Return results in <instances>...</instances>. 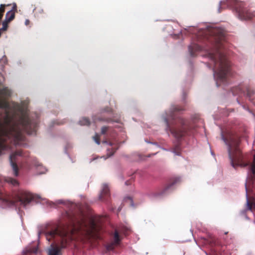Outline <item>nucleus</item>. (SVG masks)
Returning a JSON list of instances; mask_svg holds the SVG:
<instances>
[{"label":"nucleus","instance_id":"1","mask_svg":"<svg viewBox=\"0 0 255 255\" xmlns=\"http://www.w3.org/2000/svg\"><path fill=\"white\" fill-rule=\"evenodd\" d=\"M102 231V227L94 221L86 229L84 235L80 231L77 234L73 231L69 233L65 229L57 225L47 229L44 233L45 238L48 242L53 241L48 249V255H60V249L57 246L59 244H60L61 248H65L71 243L76 246V242L85 243L91 239L99 238Z\"/></svg>","mask_w":255,"mask_h":255},{"label":"nucleus","instance_id":"2","mask_svg":"<svg viewBox=\"0 0 255 255\" xmlns=\"http://www.w3.org/2000/svg\"><path fill=\"white\" fill-rule=\"evenodd\" d=\"M222 139L228 146V153L231 164L233 167L236 169L238 167H245L249 165L248 177L245 184L247 196V208L241 212L248 219L246 215L247 210L253 211L255 210V199L250 195L255 193V154L253 157V160L251 164L245 162V157L239 147L240 143V138L238 136H231L228 140L223 135Z\"/></svg>","mask_w":255,"mask_h":255},{"label":"nucleus","instance_id":"3","mask_svg":"<svg viewBox=\"0 0 255 255\" xmlns=\"http://www.w3.org/2000/svg\"><path fill=\"white\" fill-rule=\"evenodd\" d=\"M208 41L211 48L206 49V56L214 64V75L217 86L227 83L228 77L230 74V64L223 50L225 41V31L220 28H212Z\"/></svg>","mask_w":255,"mask_h":255},{"label":"nucleus","instance_id":"4","mask_svg":"<svg viewBox=\"0 0 255 255\" xmlns=\"http://www.w3.org/2000/svg\"><path fill=\"white\" fill-rule=\"evenodd\" d=\"M183 109L177 105L171 106L168 113L163 116L166 125V130L169 131L177 140L188 134L189 126L186 120L177 116V113Z\"/></svg>","mask_w":255,"mask_h":255},{"label":"nucleus","instance_id":"5","mask_svg":"<svg viewBox=\"0 0 255 255\" xmlns=\"http://www.w3.org/2000/svg\"><path fill=\"white\" fill-rule=\"evenodd\" d=\"M227 3L234 8L238 17L241 20H249L255 17V11L250 12L244 2L238 1L237 0H227Z\"/></svg>","mask_w":255,"mask_h":255},{"label":"nucleus","instance_id":"6","mask_svg":"<svg viewBox=\"0 0 255 255\" xmlns=\"http://www.w3.org/2000/svg\"><path fill=\"white\" fill-rule=\"evenodd\" d=\"M35 196L29 192L26 191L21 192L14 200L9 197H7L2 199V202L7 206H16L18 202L20 203L21 206L25 207L29 204L31 201L34 199Z\"/></svg>","mask_w":255,"mask_h":255},{"label":"nucleus","instance_id":"7","mask_svg":"<svg viewBox=\"0 0 255 255\" xmlns=\"http://www.w3.org/2000/svg\"><path fill=\"white\" fill-rule=\"evenodd\" d=\"M231 91L234 95H246L251 101L253 100V96L255 94V91L254 90L243 85H240L233 87Z\"/></svg>","mask_w":255,"mask_h":255},{"label":"nucleus","instance_id":"8","mask_svg":"<svg viewBox=\"0 0 255 255\" xmlns=\"http://www.w3.org/2000/svg\"><path fill=\"white\" fill-rule=\"evenodd\" d=\"M122 232L118 229H116L114 232L110 233L111 242L108 244L106 246V249L108 251H113L115 248L119 246L122 240V237L120 235Z\"/></svg>","mask_w":255,"mask_h":255},{"label":"nucleus","instance_id":"9","mask_svg":"<svg viewBox=\"0 0 255 255\" xmlns=\"http://www.w3.org/2000/svg\"><path fill=\"white\" fill-rule=\"evenodd\" d=\"M25 155L21 150H17L12 153L9 157L11 166L13 171V174L15 176L18 175V167L16 162L18 161V157H24Z\"/></svg>","mask_w":255,"mask_h":255},{"label":"nucleus","instance_id":"10","mask_svg":"<svg viewBox=\"0 0 255 255\" xmlns=\"http://www.w3.org/2000/svg\"><path fill=\"white\" fill-rule=\"evenodd\" d=\"M181 181L180 178L176 177L170 179L169 182L157 193V196H161L166 194L169 190L172 189L173 186L178 184Z\"/></svg>","mask_w":255,"mask_h":255},{"label":"nucleus","instance_id":"11","mask_svg":"<svg viewBox=\"0 0 255 255\" xmlns=\"http://www.w3.org/2000/svg\"><path fill=\"white\" fill-rule=\"evenodd\" d=\"M110 196V189L107 184L103 185L102 190L100 195L99 198L101 200L105 201Z\"/></svg>","mask_w":255,"mask_h":255},{"label":"nucleus","instance_id":"12","mask_svg":"<svg viewBox=\"0 0 255 255\" xmlns=\"http://www.w3.org/2000/svg\"><path fill=\"white\" fill-rule=\"evenodd\" d=\"M202 50V47L196 43H192L189 46V51L191 56H195V52Z\"/></svg>","mask_w":255,"mask_h":255},{"label":"nucleus","instance_id":"13","mask_svg":"<svg viewBox=\"0 0 255 255\" xmlns=\"http://www.w3.org/2000/svg\"><path fill=\"white\" fill-rule=\"evenodd\" d=\"M92 119L95 123H96L98 122H104L107 123H110L113 122L112 118H106L105 117H100L99 116H93Z\"/></svg>","mask_w":255,"mask_h":255},{"label":"nucleus","instance_id":"14","mask_svg":"<svg viewBox=\"0 0 255 255\" xmlns=\"http://www.w3.org/2000/svg\"><path fill=\"white\" fill-rule=\"evenodd\" d=\"M34 15L36 17H40L42 14L44 13V9L41 6L35 7L33 11Z\"/></svg>","mask_w":255,"mask_h":255},{"label":"nucleus","instance_id":"15","mask_svg":"<svg viewBox=\"0 0 255 255\" xmlns=\"http://www.w3.org/2000/svg\"><path fill=\"white\" fill-rule=\"evenodd\" d=\"M14 17L15 12L13 11H9L6 13L4 20L8 21V22H10Z\"/></svg>","mask_w":255,"mask_h":255},{"label":"nucleus","instance_id":"16","mask_svg":"<svg viewBox=\"0 0 255 255\" xmlns=\"http://www.w3.org/2000/svg\"><path fill=\"white\" fill-rule=\"evenodd\" d=\"M173 152L177 155H180L181 153V148L179 143L175 144L173 148Z\"/></svg>","mask_w":255,"mask_h":255},{"label":"nucleus","instance_id":"17","mask_svg":"<svg viewBox=\"0 0 255 255\" xmlns=\"http://www.w3.org/2000/svg\"><path fill=\"white\" fill-rule=\"evenodd\" d=\"M79 124L81 126H90L91 122L89 119L87 118H82L79 122Z\"/></svg>","mask_w":255,"mask_h":255},{"label":"nucleus","instance_id":"18","mask_svg":"<svg viewBox=\"0 0 255 255\" xmlns=\"http://www.w3.org/2000/svg\"><path fill=\"white\" fill-rule=\"evenodd\" d=\"M5 181L13 185V186H16L18 185V182L16 180L14 179L11 177H7L5 179Z\"/></svg>","mask_w":255,"mask_h":255},{"label":"nucleus","instance_id":"19","mask_svg":"<svg viewBox=\"0 0 255 255\" xmlns=\"http://www.w3.org/2000/svg\"><path fill=\"white\" fill-rule=\"evenodd\" d=\"M111 127L109 126H103L101 128V133L102 134L105 135L107 132L110 130Z\"/></svg>","mask_w":255,"mask_h":255},{"label":"nucleus","instance_id":"20","mask_svg":"<svg viewBox=\"0 0 255 255\" xmlns=\"http://www.w3.org/2000/svg\"><path fill=\"white\" fill-rule=\"evenodd\" d=\"M9 22H8V21H6L4 20L2 23V27L0 29V31H5L7 30L8 27V24Z\"/></svg>","mask_w":255,"mask_h":255},{"label":"nucleus","instance_id":"21","mask_svg":"<svg viewBox=\"0 0 255 255\" xmlns=\"http://www.w3.org/2000/svg\"><path fill=\"white\" fill-rule=\"evenodd\" d=\"M93 138L97 144L98 145L100 144V137L98 133H96L93 137Z\"/></svg>","mask_w":255,"mask_h":255},{"label":"nucleus","instance_id":"22","mask_svg":"<svg viewBox=\"0 0 255 255\" xmlns=\"http://www.w3.org/2000/svg\"><path fill=\"white\" fill-rule=\"evenodd\" d=\"M133 181V179L132 178L130 179L129 180H128L126 182H125V184L126 185H130L131 184V183Z\"/></svg>","mask_w":255,"mask_h":255},{"label":"nucleus","instance_id":"23","mask_svg":"<svg viewBox=\"0 0 255 255\" xmlns=\"http://www.w3.org/2000/svg\"><path fill=\"white\" fill-rule=\"evenodd\" d=\"M16 10H17L16 4L15 3H14L12 6L11 10H10V11H13L15 12L16 11Z\"/></svg>","mask_w":255,"mask_h":255},{"label":"nucleus","instance_id":"24","mask_svg":"<svg viewBox=\"0 0 255 255\" xmlns=\"http://www.w3.org/2000/svg\"><path fill=\"white\" fill-rule=\"evenodd\" d=\"M116 149H115V148H112V151H112V152H111V153H110V154H109V156H112V155H113V154H114V153L116 152Z\"/></svg>","mask_w":255,"mask_h":255},{"label":"nucleus","instance_id":"25","mask_svg":"<svg viewBox=\"0 0 255 255\" xmlns=\"http://www.w3.org/2000/svg\"><path fill=\"white\" fill-rule=\"evenodd\" d=\"M103 142L105 143H108L110 146L113 145V143L111 142L108 141L107 140H104Z\"/></svg>","mask_w":255,"mask_h":255},{"label":"nucleus","instance_id":"26","mask_svg":"<svg viewBox=\"0 0 255 255\" xmlns=\"http://www.w3.org/2000/svg\"><path fill=\"white\" fill-rule=\"evenodd\" d=\"M66 215L67 216L68 218L70 219V220H72V217L71 216V215L69 214V213H68L67 212H66Z\"/></svg>","mask_w":255,"mask_h":255},{"label":"nucleus","instance_id":"27","mask_svg":"<svg viewBox=\"0 0 255 255\" xmlns=\"http://www.w3.org/2000/svg\"><path fill=\"white\" fill-rule=\"evenodd\" d=\"M30 23V21L28 20V19H26L25 21V24L26 25H28Z\"/></svg>","mask_w":255,"mask_h":255},{"label":"nucleus","instance_id":"28","mask_svg":"<svg viewBox=\"0 0 255 255\" xmlns=\"http://www.w3.org/2000/svg\"><path fill=\"white\" fill-rule=\"evenodd\" d=\"M105 111H106V110H105ZM106 111H107V112H111V110L109 109V108H107V110H106Z\"/></svg>","mask_w":255,"mask_h":255},{"label":"nucleus","instance_id":"29","mask_svg":"<svg viewBox=\"0 0 255 255\" xmlns=\"http://www.w3.org/2000/svg\"><path fill=\"white\" fill-rule=\"evenodd\" d=\"M59 203H63V202H62V201H59Z\"/></svg>","mask_w":255,"mask_h":255}]
</instances>
